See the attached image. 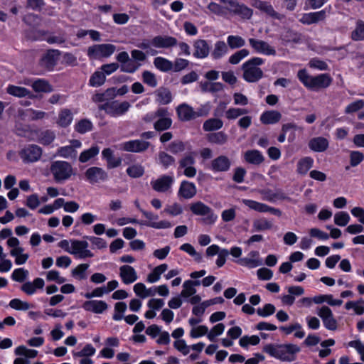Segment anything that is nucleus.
<instances>
[{"mask_svg": "<svg viewBox=\"0 0 364 364\" xmlns=\"http://www.w3.org/2000/svg\"><path fill=\"white\" fill-rule=\"evenodd\" d=\"M300 350L299 346L292 343L282 345L267 344L263 348V351L270 356L287 362L295 360L296 354L299 353Z\"/></svg>", "mask_w": 364, "mask_h": 364, "instance_id": "obj_1", "label": "nucleus"}, {"mask_svg": "<svg viewBox=\"0 0 364 364\" xmlns=\"http://www.w3.org/2000/svg\"><path fill=\"white\" fill-rule=\"evenodd\" d=\"M297 77L300 82L309 90L318 91L330 86L332 78L328 73H322L316 76L309 75L306 69L299 70Z\"/></svg>", "mask_w": 364, "mask_h": 364, "instance_id": "obj_2", "label": "nucleus"}, {"mask_svg": "<svg viewBox=\"0 0 364 364\" xmlns=\"http://www.w3.org/2000/svg\"><path fill=\"white\" fill-rule=\"evenodd\" d=\"M264 60L259 57H254L242 65V77L248 82H257L263 77L264 73L258 66L262 65Z\"/></svg>", "mask_w": 364, "mask_h": 364, "instance_id": "obj_3", "label": "nucleus"}, {"mask_svg": "<svg viewBox=\"0 0 364 364\" xmlns=\"http://www.w3.org/2000/svg\"><path fill=\"white\" fill-rule=\"evenodd\" d=\"M50 171L55 182L60 183L70 178L73 174V168L70 163L64 161H53L50 167Z\"/></svg>", "mask_w": 364, "mask_h": 364, "instance_id": "obj_4", "label": "nucleus"}, {"mask_svg": "<svg viewBox=\"0 0 364 364\" xmlns=\"http://www.w3.org/2000/svg\"><path fill=\"white\" fill-rule=\"evenodd\" d=\"M190 209L194 215L205 216L202 219L205 224H213L217 220L218 217L214 214L213 210L200 201L192 203Z\"/></svg>", "mask_w": 364, "mask_h": 364, "instance_id": "obj_5", "label": "nucleus"}, {"mask_svg": "<svg viewBox=\"0 0 364 364\" xmlns=\"http://www.w3.org/2000/svg\"><path fill=\"white\" fill-rule=\"evenodd\" d=\"M130 107V103L127 101H124L122 102L112 101L99 105V109L100 110H104L111 117H118L124 114L129 110Z\"/></svg>", "mask_w": 364, "mask_h": 364, "instance_id": "obj_6", "label": "nucleus"}, {"mask_svg": "<svg viewBox=\"0 0 364 364\" xmlns=\"http://www.w3.org/2000/svg\"><path fill=\"white\" fill-rule=\"evenodd\" d=\"M116 50V46L112 44H96L87 48V55L90 59H100L108 58Z\"/></svg>", "mask_w": 364, "mask_h": 364, "instance_id": "obj_7", "label": "nucleus"}, {"mask_svg": "<svg viewBox=\"0 0 364 364\" xmlns=\"http://www.w3.org/2000/svg\"><path fill=\"white\" fill-rule=\"evenodd\" d=\"M225 4V9L244 19H250L252 16V10L240 4L235 0H221Z\"/></svg>", "mask_w": 364, "mask_h": 364, "instance_id": "obj_8", "label": "nucleus"}, {"mask_svg": "<svg viewBox=\"0 0 364 364\" xmlns=\"http://www.w3.org/2000/svg\"><path fill=\"white\" fill-rule=\"evenodd\" d=\"M84 174L85 180L91 184L105 182L109 178L107 171L98 166L88 168Z\"/></svg>", "mask_w": 364, "mask_h": 364, "instance_id": "obj_9", "label": "nucleus"}, {"mask_svg": "<svg viewBox=\"0 0 364 364\" xmlns=\"http://www.w3.org/2000/svg\"><path fill=\"white\" fill-rule=\"evenodd\" d=\"M19 155L24 163H33L41 157L42 149L38 145L29 144L22 149Z\"/></svg>", "mask_w": 364, "mask_h": 364, "instance_id": "obj_10", "label": "nucleus"}, {"mask_svg": "<svg viewBox=\"0 0 364 364\" xmlns=\"http://www.w3.org/2000/svg\"><path fill=\"white\" fill-rule=\"evenodd\" d=\"M71 250L70 254L77 256L79 258L83 259L86 257H92L93 253L87 250L88 242L85 240H70Z\"/></svg>", "mask_w": 364, "mask_h": 364, "instance_id": "obj_11", "label": "nucleus"}, {"mask_svg": "<svg viewBox=\"0 0 364 364\" xmlns=\"http://www.w3.org/2000/svg\"><path fill=\"white\" fill-rule=\"evenodd\" d=\"M242 203L249 208L259 213H270L279 217L282 215V211L279 209L269 206L265 203L250 199H242Z\"/></svg>", "mask_w": 364, "mask_h": 364, "instance_id": "obj_12", "label": "nucleus"}, {"mask_svg": "<svg viewBox=\"0 0 364 364\" xmlns=\"http://www.w3.org/2000/svg\"><path fill=\"white\" fill-rule=\"evenodd\" d=\"M318 316L322 319L323 326L328 330L335 331L337 328L338 323L334 318L331 309L327 306H321L318 312Z\"/></svg>", "mask_w": 364, "mask_h": 364, "instance_id": "obj_13", "label": "nucleus"}, {"mask_svg": "<svg viewBox=\"0 0 364 364\" xmlns=\"http://www.w3.org/2000/svg\"><path fill=\"white\" fill-rule=\"evenodd\" d=\"M150 146V142L141 139H134L125 141L121 144L124 151L134 153L146 151Z\"/></svg>", "mask_w": 364, "mask_h": 364, "instance_id": "obj_14", "label": "nucleus"}, {"mask_svg": "<svg viewBox=\"0 0 364 364\" xmlns=\"http://www.w3.org/2000/svg\"><path fill=\"white\" fill-rule=\"evenodd\" d=\"M248 41L256 53L266 55H275L277 53L276 50L266 41L255 38H249Z\"/></svg>", "mask_w": 364, "mask_h": 364, "instance_id": "obj_15", "label": "nucleus"}, {"mask_svg": "<svg viewBox=\"0 0 364 364\" xmlns=\"http://www.w3.org/2000/svg\"><path fill=\"white\" fill-rule=\"evenodd\" d=\"M60 55V52L58 50H48L40 60L41 66L48 70H52L55 66Z\"/></svg>", "mask_w": 364, "mask_h": 364, "instance_id": "obj_16", "label": "nucleus"}, {"mask_svg": "<svg viewBox=\"0 0 364 364\" xmlns=\"http://www.w3.org/2000/svg\"><path fill=\"white\" fill-rule=\"evenodd\" d=\"M151 46L156 48H171L178 45L176 38L169 36H156L151 41Z\"/></svg>", "mask_w": 364, "mask_h": 364, "instance_id": "obj_17", "label": "nucleus"}, {"mask_svg": "<svg viewBox=\"0 0 364 364\" xmlns=\"http://www.w3.org/2000/svg\"><path fill=\"white\" fill-rule=\"evenodd\" d=\"M173 181V176L163 175L156 180L151 181V184L154 191L164 193L171 188Z\"/></svg>", "mask_w": 364, "mask_h": 364, "instance_id": "obj_18", "label": "nucleus"}, {"mask_svg": "<svg viewBox=\"0 0 364 364\" xmlns=\"http://www.w3.org/2000/svg\"><path fill=\"white\" fill-rule=\"evenodd\" d=\"M326 18V9L316 12L304 14L299 21L304 25H311L323 21Z\"/></svg>", "mask_w": 364, "mask_h": 364, "instance_id": "obj_19", "label": "nucleus"}, {"mask_svg": "<svg viewBox=\"0 0 364 364\" xmlns=\"http://www.w3.org/2000/svg\"><path fill=\"white\" fill-rule=\"evenodd\" d=\"M82 307L86 311L94 314H102L108 308L107 304L102 300H89L82 304Z\"/></svg>", "mask_w": 364, "mask_h": 364, "instance_id": "obj_20", "label": "nucleus"}, {"mask_svg": "<svg viewBox=\"0 0 364 364\" xmlns=\"http://www.w3.org/2000/svg\"><path fill=\"white\" fill-rule=\"evenodd\" d=\"M237 262L244 267L255 268L262 264L258 251H251L247 257L240 259Z\"/></svg>", "mask_w": 364, "mask_h": 364, "instance_id": "obj_21", "label": "nucleus"}, {"mask_svg": "<svg viewBox=\"0 0 364 364\" xmlns=\"http://www.w3.org/2000/svg\"><path fill=\"white\" fill-rule=\"evenodd\" d=\"M193 56L196 58L203 59L208 56L210 47L205 40L198 39L193 43Z\"/></svg>", "mask_w": 364, "mask_h": 364, "instance_id": "obj_22", "label": "nucleus"}, {"mask_svg": "<svg viewBox=\"0 0 364 364\" xmlns=\"http://www.w3.org/2000/svg\"><path fill=\"white\" fill-rule=\"evenodd\" d=\"M119 277L125 284H129L137 280L136 270L130 265H123L119 268Z\"/></svg>", "mask_w": 364, "mask_h": 364, "instance_id": "obj_23", "label": "nucleus"}, {"mask_svg": "<svg viewBox=\"0 0 364 364\" xmlns=\"http://www.w3.org/2000/svg\"><path fill=\"white\" fill-rule=\"evenodd\" d=\"M231 166V161L226 156H219L211 161V169L215 172L228 171Z\"/></svg>", "mask_w": 364, "mask_h": 364, "instance_id": "obj_24", "label": "nucleus"}, {"mask_svg": "<svg viewBox=\"0 0 364 364\" xmlns=\"http://www.w3.org/2000/svg\"><path fill=\"white\" fill-rule=\"evenodd\" d=\"M280 39L284 45L299 43L302 41V35L292 29H286L280 35Z\"/></svg>", "mask_w": 364, "mask_h": 364, "instance_id": "obj_25", "label": "nucleus"}, {"mask_svg": "<svg viewBox=\"0 0 364 364\" xmlns=\"http://www.w3.org/2000/svg\"><path fill=\"white\" fill-rule=\"evenodd\" d=\"M45 282L42 278H36L32 282H26L21 287V290L27 295H33L37 289H42L44 287Z\"/></svg>", "mask_w": 364, "mask_h": 364, "instance_id": "obj_26", "label": "nucleus"}, {"mask_svg": "<svg viewBox=\"0 0 364 364\" xmlns=\"http://www.w3.org/2000/svg\"><path fill=\"white\" fill-rule=\"evenodd\" d=\"M176 113L179 120L188 122L194 119V109L186 103L179 105L176 107Z\"/></svg>", "mask_w": 364, "mask_h": 364, "instance_id": "obj_27", "label": "nucleus"}, {"mask_svg": "<svg viewBox=\"0 0 364 364\" xmlns=\"http://www.w3.org/2000/svg\"><path fill=\"white\" fill-rule=\"evenodd\" d=\"M197 193L196 185L187 181H183L181 183L178 195L179 196L185 198L190 199L193 198Z\"/></svg>", "mask_w": 364, "mask_h": 364, "instance_id": "obj_28", "label": "nucleus"}, {"mask_svg": "<svg viewBox=\"0 0 364 364\" xmlns=\"http://www.w3.org/2000/svg\"><path fill=\"white\" fill-rule=\"evenodd\" d=\"M329 143L327 139L322 136L312 138L309 141V147L316 152L325 151L328 147Z\"/></svg>", "mask_w": 364, "mask_h": 364, "instance_id": "obj_29", "label": "nucleus"}, {"mask_svg": "<svg viewBox=\"0 0 364 364\" xmlns=\"http://www.w3.org/2000/svg\"><path fill=\"white\" fill-rule=\"evenodd\" d=\"M282 119V114L277 110H269L264 112L260 116V122L263 124H274L279 122Z\"/></svg>", "mask_w": 364, "mask_h": 364, "instance_id": "obj_30", "label": "nucleus"}, {"mask_svg": "<svg viewBox=\"0 0 364 364\" xmlns=\"http://www.w3.org/2000/svg\"><path fill=\"white\" fill-rule=\"evenodd\" d=\"M244 159L246 162L254 165H260L264 161L262 154L257 149L247 150L244 154Z\"/></svg>", "mask_w": 364, "mask_h": 364, "instance_id": "obj_31", "label": "nucleus"}, {"mask_svg": "<svg viewBox=\"0 0 364 364\" xmlns=\"http://www.w3.org/2000/svg\"><path fill=\"white\" fill-rule=\"evenodd\" d=\"M172 119L166 108V114L164 117H159L158 119L154 123V128L157 132H163L171 128Z\"/></svg>", "mask_w": 364, "mask_h": 364, "instance_id": "obj_32", "label": "nucleus"}, {"mask_svg": "<svg viewBox=\"0 0 364 364\" xmlns=\"http://www.w3.org/2000/svg\"><path fill=\"white\" fill-rule=\"evenodd\" d=\"M252 5L254 7L265 12L269 16L278 18V14L274 11V8L269 2L260 0H253Z\"/></svg>", "mask_w": 364, "mask_h": 364, "instance_id": "obj_33", "label": "nucleus"}, {"mask_svg": "<svg viewBox=\"0 0 364 364\" xmlns=\"http://www.w3.org/2000/svg\"><path fill=\"white\" fill-rule=\"evenodd\" d=\"M6 92L17 97H25L27 96L31 97L32 96V93L29 90L23 87L16 86L14 85H8L6 87Z\"/></svg>", "mask_w": 364, "mask_h": 364, "instance_id": "obj_34", "label": "nucleus"}, {"mask_svg": "<svg viewBox=\"0 0 364 364\" xmlns=\"http://www.w3.org/2000/svg\"><path fill=\"white\" fill-rule=\"evenodd\" d=\"M33 90L36 92L49 93L53 91V87L47 80L39 78L34 80Z\"/></svg>", "mask_w": 364, "mask_h": 364, "instance_id": "obj_35", "label": "nucleus"}, {"mask_svg": "<svg viewBox=\"0 0 364 364\" xmlns=\"http://www.w3.org/2000/svg\"><path fill=\"white\" fill-rule=\"evenodd\" d=\"M200 87L203 92L216 93L223 90L224 86L221 82H211L209 81H202L200 82Z\"/></svg>", "mask_w": 364, "mask_h": 364, "instance_id": "obj_36", "label": "nucleus"}, {"mask_svg": "<svg viewBox=\"0 0 364 364\" xmlns=\"http://www.w3.org/2000/svg\"><path fill=\"white\" fill-rule=\"evenodd\" d=\"M273 224L265 218L255 219L252 222V232H261L271 230Z\"/></svg>", "mask_w": 364, "mask_h": 364, "instance_id": "obj_37", "label": "nucleus"}, {"mask_svg": "<svg viewBox=\"0 0 364 364\" xmlns=\"http://www.w3.org/2000/svg\"><path fill=\"white\" fill-rule=\"evenodd\" d=\"M200 284V282L199 280H187L184 282L183 284V289L181 292V296L184 298L190 297L196 294V289H195V286H198Z\"/></svg>", "mask_w": 364, "mask_h": 364, "instance_id": "obj_38", "label": "nucleus"}, {"mask_svg": "<svg viewBox=\"0 0 364 364\" xmlns=\"http://www.w3.org/2000/svg\"><path fill=\"white\" fill-rule=\"evenodd\" d=\"M279 329L287 335H289L295 331L294 336L298 338H302L305 336V332L302 330V326L299 323H294L288 326H281Z\"/></svg>", "mask_w": 364, "mask_h": 364, "instance_id": "obj_39", "label": "nucleus"}, {"mask_svg": "<svg viewBox=\"0 0 364 364\" xmlns=\"http://www.w3.org/2000/svg\"><path fill=\"white\" fill-rule=\"evenodd\" d=\"M154 65L159 70L164 73L172 71L173 69V62L163 57L155 58Z\"/></svg>", "mask_w": 364, "mask_h": 364, "instance_id": "obj_40", "label": "nucleus"}, {"mask_svg": "<svg viewBox=\"0 0 364 364\" xmlns=\"http://www.w3.org/2000/svg\"><path fill=\"white\" fill-rule=\"evenodd\" d=\"M313 301L315 304H322L323 302H326L328 304L331 306H341L343 304V300L341 299H334L332 294H323L315 296L313 298Z\"/></svg>", "mask_w": 364, "mask_h": 364, "instance_id": "obj_41", "label": "nucleus"}, {"mask_svg": "<svg viewBox=\"0 0 364 364\" xmlns=\"http://www.w3.org/2000/svg\"><path fill=\"white\" fill-rule=\"evenodd\" d=\"M73 119L72 112L69 109H63L59 112L58 124L62 127H67L71 124Z\"/></svg>", "mask_w": 364, "mask_h": 364, "instance_id": "obj_42", "label": "nucleus"}, {"mask_svg": "<svg viewBox=\"0 0 364 364\" xmlns=\"http://www.w3.org/2000/svg\"><path fill=\"white\" fill-rule=\"evenodd\" d=\"M314 159L310 156L301 159L297 164V172L301 175H305L313 166Z\"/></svg>", "mask_w": 364, "mask_h": 364, "instance_id": "obj_43", "label": "nucleus"}, {"mask_svg": "<svg viewBox=\"0 0 364 364\" xmlns=\"http://www.w3.org/2000/svg\"><path fill=\"white\" fill-rule=\"evenodd\" d=\"M350 38L354 41H364V21L358 20L355 23V27L350 33Z\"/></svg>", "mask_w": 364, "mask_h": 364, "instance_id": "obj_44", "label": "nucleus"}, {"mask_svg": "<svg viewBox=\"0 0 364 364\" xmlns=\"http://www.w3.org/2000/svg\"><path fill=\"white\" fill-rule=\"evenodd\" d=\"M228 51V46L223 41H218L215 43L214 50L211 55L214 59H220Z\"/></svg>", "mask_w": 364, "mask_h": 364, "instance_id": "obj_45", "label": "nucleus"}, {"mask_svg": "<svg viewBox=\"0 0 364 364\" xmlns=\"http://www.w3.org/2000/svg\"><path fill=\"white\" fill-rule=\"evenodd\" d=\"M157 101L161 105H168L172 101L170 90L165 87L159 88L156 92Z\"/></svg>", "mask_w": 364, "mask_h": 364, "instance_id": "obj_46", "label": "nucleus"}, {"mask_svg": "<svg viewBox=\"0 0 364 364\" xmlns=\"http://www.w3.org/2000/svg\"><path fill=\"white\" fill-rule=\"evenodd\" d=\"M207 138L210 143L223 145L227 142L228 136L225 132H218L208 134Z\"/></svg>", "mask_w": 364, "mask_h": 364, "instance_id": "obj_47", "label": "nucleus"}, {"mask_svg": "<svg viewBox=\"0 0 364 364\" xmlns=\"http://www.w3.org/2000/svg\"><path fill=\"white\" fill-rule=\"evenodd\" d=\"M223 126V122L221 119L218 118H210L203 123V129L205 132H212L221 129Z\"/></svg>", "mask_w": 364, "mask_h": 364, "instance_id": "obj_48", "label": "nucleus"}, {"mask_svg": "<svg viewBox=\"0 0 364 364\" xmlns=\"http://www.w3.org/2000/svg\"><path fill=\"white\" fill-rule=\"evenodd\" d=\"M100 152L98 146H92L90 149L83 151L79 156V161L85 163L96 156Z\"/></svg>", "mask_w": 364, "mask_h": 364, "instance_id": "obj_49", "label": "nucleus"}, {"mask_svg": "<svg viewBox=\"0 0 364 364\" xmlns=\"http://www.w3.org/2000/svg\"><path fill=\"white\" fill-rule=\"evenodd\" d=\"M106 80L105 75L102 71H95L90 77L89 85L92 87H100Z\"/></svg>", "mask_w": 364, "mask_h": 364, "instance_id": "obj_50", "label": "nucleus"}, {"mask_svg": "<svg viewBox=\"0 0 364 364\" xmlns=\"http://www.w3.org/2000/svg\"><path fill=\"white\" fill-rule=\"evenodd\" d=\"M159 162L165 169H166L169 166L174 165L176 160L174 157L170 154L164 151H160L159 153Z\"/></svg>", "mask_w": 364, "mask_h": 364, "instance_id": "obj_51", "label": "nucleus"}, {"mask_svg": "<svg viewBox=\"0 0 364 364\" xmlns=\"http://www.w3.org/2000/svg\"><path fill=\"white\" fill-rule=\"evenodd\" d=\"M55 138L54 132L51 130H45L38 135V141L43 145H49Z\"/></svg>", "mask_w": 364, "mask_h": 364, "instance_id": "obj_52", "label": "nucleus"}, {"mask_svg": "<svg viewBox=\"0 0 364 364\" xmlns=\"http://www.w3.org/2000/svg\"><path fill=\"white\" fill-rule=\"evenodd\" d=\"M23 21L31 27H38L41 25V18L38 14L29 13L23 17Z\"/></svg>", "mask_w": 364, "mask_h": 364, "instance_id": "obj_53", "label": "nucleus"}, {"mask_svg": "<svg viewBox=\"0 0 364 364\" xmlns=\"http://www.w3.org/2000/svg\"><path fill=\"white\" fill-rule=\"evenodd\" d=\"M92 124L89 119H81L75 126V129L80 134H85L92 129Z\"/></svg>", "mask_w": 364, "mask_h": 364, "instance_id": "obj_54", "label": "nucleus"}, {"mask_svg": "<svg viewBox=\"0 0 364 364\" xmlns=\"http://www.w3.org/2000/svg\"><path fill=\"white\" fill-rule=\"evenodd\" d=\"M96 352L95 348L92 346V344L88 343L85 346V347L80 350L77 352H73V355L74 358H82V357H91L95 355Z\"/></svg>", "mask_w": 364, "mask_h": 364, "instance_id": "obj_55", "label": "nucleus"}, {"mask_svg": "<svg viewBox=\"0 0 364 364\" xmlns=\"http://www.w3.org/2000/svg\"><path fill=\"white\" fill-rule=\"evenodd\" d=\"M250 52L247 49H241L230 56L228 62L232 65L238 64L242 59L248 56Z\"/></svg>", "mask_w": 364, "mask_h": 364, "instance_id": "obj_56", "label": "nucleus"}, {"mask_svg": "<svg viewBox=\"0 0 364 364\" xmlns=\"http://www.w3.org/2000/svg\"><path fill=\"white\" fill-rule=\"evenodd\" d=\"M260 339L257 336H244L240 338L239 344L242 348H247L249 345L256 346L259 343Z\"/></svg>", "mask_w": 364, "mask_h": 364, "instance_id": "obj_57", "label": "nucleus"}, {"mask_svg": "<svg viewBox=\"0 0 364 364\" xmlns=\"http://www.w3.org/2000/svg\"><path fill=\"white\" fill-rule=\"evenodd\" d=\"M228 45L232 49L242 48L245 45V41L239 36H229L227 38Z\"/></svg>", "mask_w": 364, "mask_h": 364, "instance_id": "obj_58", "label": "nucleus"}, {"mask_svg": "<svg viewBox=\"0 0 364 364\" xmlns=\"http://www.w3.org/2000/svg\"><path fill=\"white\" fill-rule=\"evenodd\" d=\"M16 355H24L28 358H34L38 355V351L33 349H28L24 346H20L15 349Z\"/></svg>", "mask_w": 364, "mask_h": 364, "instance_id": "obj_59", "label": "nucleus"}, {"mask_svg": "<svg viewBox=\"0 0 364 364\" xmlns=\"http://www.w3.org/2000/svg\"><path fill=\"white\" fill-rule=\"evenodd\" d=\"M9 306L18 311H26L31 308V305L27 301H23L19 299H13L9 302Z\"/></svg>", "mask_w": 364, "mask_h": 364, "instance_id": "obj_60", "label": "nucleus"}, {"mask_svg": "<svg viewBox=\"0 0 364 364\" xmlns=\"http://www.w3.org/2000/svg\"><path fill=\"white\" fill-rule=\"evenodd\" d=\"M58 154L59 156L65 158H75L77 156L76 150L71 146H62L58 149Z\"/></svg>", "mask_w": 364, "mask_h": 364, "instance_id": "obj_61", "label": "nucleus"}, {"mask_svg": "<svg viewBox=\"0 0 364 364\" xmlns=\"http://www.w3.org/2000/svg\"><path fill=\"white\" fill-rule=\"evenodd\" d=\"M144 173V167L140 164L130 166L127 169V173L132 178H139Z\"/></svg>", "mask_w": 364, "mask_h": 364, "instance_id": "obj_62", "label": "nucleus"}, {"mask_svg": "<svg viewBox=\"0 0 364 364\" xmlns=\"http://www.w3.org/2000/svg\"><path fill=\"white\" fill-rule=\"evenodd\" d=\"M350 221V216L346 212H338L334 215V223L338 226H346Z\"/></svg>", "mask_w": 364, "mask_h": 364, "instance_id": "obj_63", "label": "nucleus"}, {"mask_svg": "<svg viewBox=\"0 0 364 364\" xmlns=\"http://www.w3.org/2000/svg\"><path fill=\"white\" fill-rule=\"evenodd\" d=\"M28 276V271L23 268L16 269L12 274L11 279L18 282H23Z\"/></svg>", "mask_w": 364, "mask_h": 364, "instance_id": "obj_64", "label": "nucleus"}]
</instances>
